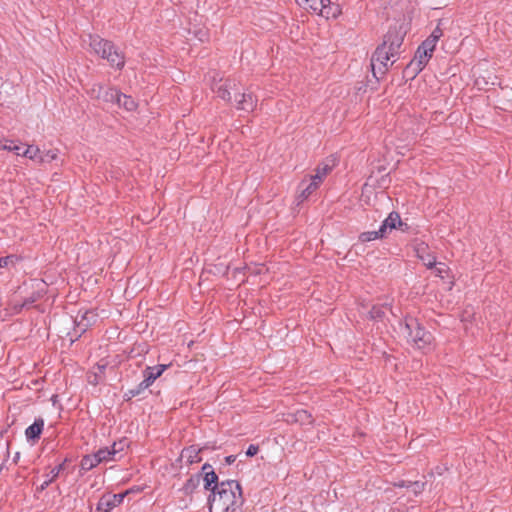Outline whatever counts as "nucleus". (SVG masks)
<instances>
[{
	"label": "nucleus",
	"instance_id": "1",
	"mask_svg": "<svg viewBox=\"0 0 512 512\" xmlns=\"http://www.w3.org/2000/svg\"><path fill=\"white\" fill-rule=\"evenodd\" d=\"M404 40V31L394 26L385 35L384 41L379 45L371 59L373 74H385L388 68L396 61L399 49Z\"/></svg>",
	"mask_w": 512,
	"mask_h": 512
},
{
	"label": "nucleus",
	"instance_id": "2",
	"mask_svg": "<svg viewBox=\"0 0 512 512\" xmlns=\"http://www.w3.org/2000/svg\"><path fill=\"white\" fill-rule=\"evenodd\" d=\"M208 502L210 512H236L243 504L240 484L235 480L216 483Z\"/></svg>",
	"mask_w": 512,
	"mask_h": 512
},
{
	"label": "nucleus",
	"instance_id": "3",
	"mask_svg": "<svg viewBox=\"0 0 512 512\" xmlns=\"http://www.w3.org/2000/svg\"><path fill=\"white\" fill-rule=\"evenodd\" d=\"M89 51L96 56L106 59L109 64L117 69L125 65L124 55L118 51L115 45L98 35H89Z\"/></svg>",
	"mask_w": 512,
	"mask_h": 512
},
{
	"label": "nucleus",
	"instance_id": "4",
	"mask_svg": "<svg viewBox=\"0 0 512 512\" xmlns=\"http://www.w3.org/2000/svg\"><path fill=\"white\" fill-rule=\"evenodd\" d=\"M296 3L301 8L326 19L337 18L342 13L340 5L332 3L330 0H296Z\"/></svg>",
	"mask_w": 512,
	"mask_h": 512
},
{
	"label": "nucleus",
	"instance_id": "5",
	"mask_svg": "<svg viewBox=\"0 0 512 512\" xmlns=\"http://www.w3.org/2000/svg\"><path fill=\"white\" fill-rule=\"evenodd\" d=\"M406 329L409 330V337L418 349L430 351L434 348L433 335L421 327L417 321L411 319L406 323Z\"/></svg>",
	"mask_w": 512,
	"mask_h": 512
},
{
	"label": "nucleus",
	"instance_id": "6",
	"mask_svg": "<svg viewBox=\"0 0 512 512\" xmlns=\"http://www.w3.org/2000/svg\"><path fill=\"white\" fill-rule=\"evenodd\" d=\"M129 443L127 439H121L113 443L111 448L99 449L96 454L100 463L110 461H119L124 456L125 450L128 448Z\"/></svg>",
	"mask_w": 512,
	"mask_h": 512
},
{
	"label": "nucleus",
	"instance_id": "7",
	"mask_svg": "<svg viewBox=\"0 0 512 512\" xmlns=\"http://www.w3.org/2000/svg\"><path fill=\"white\" fill-rule=\"evenodd\" d=\"M400 229L405 231L407 224L401 220L399 213L391 212L380 226V233L386 237L392 230Z\"/></svg>",
	"mask_w": 512,
	"mask_h": 512
},
{
	"label": "nucleus",
	"instance_id": "8",
	"mask_svg": "<svg viewBox=\"0 0 512 512\" xmlns=\"http://www.w3.org/2000/svg\"><path fill=\"white\" fill-rule=\"evenodd\" d=\"M128 493L129 491L119 494H107L102 496L97 505L98 510L103 512L111 511L113 508L119 506L122 503L123 499Z\"/></svg>",
	"mask_w": 512,
	"mask_h": 512
},
{
	"label": "nucleus",
	"instance_id": "9",
	"mask_svg": "<svg viewBox=\"0 0 512 512\" xmlns=\"http://www.w3.org/2000/svg\"><path fill=\"white\" fill-rule=\"evenodd\" d=\"M168 366L169 365L161 364L156 367H146V369L143 371L144 379L139 385L140 389H146L150 387L153 382L163 374Z\"/></svg>",
	"mask_w": 512,
	"mask_h": 512
},
{
	"label": "nucleus",
	"instance_id": "10",
	"mask_svg": "<svg viewBox=\"0 0 512 512\" xmlns=\"http://www.w3.org/2000/svg\"><path fill=\"white\" fill-rule=\"evenodd\" d=\"M319 187L320 186L316 182L310 180V178H308L307 176L304 177L303 180L298 185L296 195L298 203H302L303 201L308 199V197L311 194H313Z\"/></svg>",
	"mask_w": 512,
	"mask_h": 512
},
{
	"label": "nucleus",
	"instance_id": "11",
	"mask_svg": "<svg viewBox=\"0 0 512 512\" xmlns=\"http://www.w3.org/2000/svg\"><path fill=\"white\" fill-rule=\"evenodd\" d=\"M416 256L429 269L436 265V256L430 252L427 244L420 243L415 247Z\"/></svg>",
	"mask_w": 512,
	"mask_h": 512
},
{
	"label": "nucleus",
	"instance_id": "12",
	"mask_svg": "<svg viewBox=\"0 0 512 512\" xmlns=\"http://www.w3.org/2000/svg\"><path fill=\"white\" fill-rule=\"evenodd\" d=\"M257 106V98L252 93L239 94L236 99V108L245 112H253Z\"/></svg>",
	"mask_w": 512,
	"mask_h": 512
},
{
	"label": "nucleus",
	"instance_id": "13",
	"mask_svg": "<svg viewBox=\"0 0 512 512\" xmlns=\"http://www.w3.org/2000/svg\"><path fill=\"white\" fill-rule=\"evenodd\" d=\"M432 55L433 53L428 52L419 46L413 60L410 63V66H412L415 71L420 72L427 65Z\"/></svg>",
	"mask_w": 512,
	"mask_h": 512
},
{
	"label": "nucleus",
	"instance_id": "14",
	"mask_svg": "<svg viewBox=\"0 0 512 512\" xmlns=\"http://www.w3.org/2000/svg\"><path fill=\"white\" fill-rule=\"evenodd\" d=\"M213 90L219 98L226 102H230L232 98L231 91L236 90V84L231 80H225L218 86L214 87Z\"/></svg>",
	"mask_w": 512,
	"mask_h": 512
},
{
	"label": "nucleus",
	"instance_id": "15",
	"mask_svg": "<svg viewBox=\"0 0 512 512\" xmlns=\"http://www.w3.org/2000/svg\"><path fill=\"white\" fill-rule=\"evenodd\" d=\"M201 451L202 449L197 445H191L182 450L181 457L189 464L199 463L202 460Z\"/></svg>",
	"mask_w": 512,
	"mask_h": 512
},
{
	"label": "nucleus",
	"instance_id": "16",
	"mask_svg": "<svg viewBox=\"0 0 512 512\" xmlns=\"http://www.w3.org/2000/svg\"><path fill=\"white\" fill-rule=\"evenodd\" d=\"M289 423H298L300 425H310L313 424L312 415L306 410H297L295 413L288 415L286 419Z\"/></svg>",
	"mask_w": 512,
	"mask_h": 512
},
{
	"label": "nucleus",
	"instance_id": "17",
	"mask_svg": "<svg viewBox=\"0 0 512 512\" xmlns=\"http://www.w3.org/2000/svg\"><path fill=\"white\" fill-rule=\"evenodd\" d=\"M202 472L204 473V488L212 491L216 483H219L217 474L212 470V466L207 463L203 465Z\"/></svg>",
	"mask_w": 512,
	"mask_h": 512
},
{
	"label": "nucleus",
	"instance_id": "18",
	"mask_svg": "<svg viewBox=\"0 0 512 512\" xmlns=\"http://www.w3.org/2000/svg\"><path fill=\"white\" fill-rule=\"evenodd\" d=\"M117 105L124 108L128 112H133L138 108L137 102L129 95L119 93Z\"/></svg>",
	"mask_w": 512,
	"mask_h": 512
},
{
	"label": "nucleus",
	"instance_id": "19",
	"mask_svg": "<svg viewBox=\"0 0 512 512\" xmlns=\"http://www.w3.org/2000/svg\"><path fill=\"white\" fill-rule=\"evenodd\" d=\"M44 427V420L43 419H37L35 422L30 425L26 431L25 435L27 439L29 440H36L40 437V434L42 433Z\"/></svg>",
	"mask_w": 512,
	"mask_h": 512
},
{
	"label": "nucleus",
	"instance_id": "20",
	"mask_svg": "<svg viewBox=\"0 0 512 512\" xmlns=\"http://www.w3.org/2000/svg\"><path fill=\"white\" fill-rule=\"evenodd\" d=\"M336 165V160L334 158L326 159L319 163L315 168L318 173H321L323 176L327 177L333 170Z\"/></svg>",
	"mask_w": 512,
	"mask_h": 512
},
{
	"label": "nucleus",
	"instance_id": "21",
	"mask_svg": "<svg viewBox=\"0 0 512 512\" xmlns=\"http://www.w3.org/2000/svg\"><path fill=\"white\" fill-rule=\"evenodd\" d=\"M100 464V461L97 457V454H92V455H86L82 458L81 460V468L83 470H91L93 468H95L97 465Z\"/></svg>",
	"mask_w": 512,
	"mask_h": 512
},
{
	"label": "nucleus",
	"instance_id": "22",
	"mask_svg": "<svg viewBox=\"0 0 512 512\" xmlns=\"http://www.w3.org/2000/svg\"><path fill=\"white\" fill-rule=\"evenodd\" d=\"M382 238H384V235L380 233V228L377 231H367L359 235V241L362 243Z\"/></svg>",
	"mask_w": 512,
	"mask_h": 512
},
{
	"label": "nucleus",
	"instance_id": "23",
	"mask_svg": "<svg viewBox=\"0 0 512 512\" xmlns=\"http://www.w3.org/2000/svg\"><path fill=\"white\" fill-rule=\"evenodd\" d=\"M119 93L120 92L115 88H105L100 100H103L104 102H117Z\"/></svg>",
	"mask_w": 512,
	"mask_h": 512
},
{
	"label": "nucleus",
	"instance_id": "24",
	"mask_svg": "<svg viewBox=\"0 0 512 512\" xmlns=\"http://www.w3.org/2000/svg\"><path fill=\"white\" fill-rule=\"evenodd\" d=\"M22 155L39 163V156H41V150L37 146L28 145L26 150L22 153Z\"/></svg>",
	"mask_w": 512,
	"mask_h": 512
},
{
	"label": "nucleus",
	"instance_id": "25",
	"mask_svg": "<svg viewBox=\"0 0 512 512\" xmlns=\"http://www.w3.org/2000/svg\"><path fill=\"white\" fill-rule=\"evenodd\" d=\"M58 157V151L56 149H51L46 152H41V156H39V163L51 162L56 160Z\"/></svg>",
	"mask_w": 512,
	"mask_h": 512
},
{
	"label": "nucleus",
	"instance_id": "26",
	"mask_svg": "<svg viewBox=\"0 0 512 512\" xmlns=\"http://www.w3.org/2000/svg\"><path fill=\"white\" fill-rule=\"evenodd\" d=\"M105 87L102 84H94L90 90L88 91V94L91 98L100 100L103 94Z\"/></svg>",
	"mask_w": 512,
	"mask_h": 512
},
{
	"label": "nucleus",
	"instance_id": "27",
	"mask_svg": "<svg viewBox=\"0 0 512 512\" xmlns=\"http://www.w3.org/2000/svg\"><path fill=\"white\" fill-rule=\"evenodd\" d=\"M61 469L62 465H59L58 467L52 469L50 474L48 475V478L41 484L40 489L44 490L51 482H53L57 478Z\"/></svg>",
	"mask_w": 512,
	"mask_h": 512
},
{
	"label": "nucleus",
	"instance_id": "28",
	"mask_svg": "<svg viewBox=\"0 0 512 512\" xmlns=\"http://www.w3.org/2000/svg\"><path fill=\"white\" fill-rule=\"evenodd\" d=\"M435 267V276L437 277H440V278H445L446 276H448L449 272H450V268L444 264V263H437L436 262V265L434 266Z\"/></svg>",
	"mask_w": 512,
	"mask_h": 512
},
{
	"label": "nucleus",
	"instance_id": "29",
	"mask_svg": "<svg viewBox=\"0 0 512 512\" xmlns=\"http://www.w3.org/2000/svg\"><path fill=\"white\" fill-rule=\"evenodd\" d=\"M436 45L437 41L429 36L426 40L422 42L420 47H422V49H425L428 52L433 53L436 48Z\"/></svg>",
	"mask_w": 512,
	"mask_h": 512
},
{
	"label": "nucleus",
	"instance_id": "30",
	"mask_svg": "<svg viewBox=\"0 0 512 512\" xmlns=\"http://www.w3.org/2000/svg\"><path fill=\"white\" fill-rule=\"evenodd\" d=\"M310 178V180L316 182L319 186L323 183L324 179L326 178L321 173H318V171L315 169L313 175L307 176Z\"/></svg>",
	"mask_w": 512,
	"mask_h": 512
},
{
	"label": "nucleus",
	"instance_id": "31",
	"mask_svg": "<svg viewBox=\"0 0 512 512\" xmlns=\"http://www.w3.org/2000/svg\"><path fill=\"white\" fill-rule=\"evenodd\" d=\"M443 36V30L437 26L432 33L430 34V37L433 38L438 42V40Z\"/></svg>",
	"mask_w": 512,
	"mask_h": 512
},
{
	"label": "nucleus",
	"instance_id": "32",
	"mask_svg": "<svg viewBox=\"0 0 512 512\" xmlns=\"http://www.w3.org/2000/svg\"><path fill=\"white\" fill-rule=\"evenodd\" d=\"M1 149L3 150H8V151H13L15 152L17 155H20V147L18 145H7V144H4Z\"/></svg>",
	"mask_w": 512,
	"mask_h": 512
},
{
	"label": "nucleus",
	"instance_id": "33",
	"mask_svg": "<svg viewBox=\"0 0 512 512\" xmlns=\"http://www.w3.org/2000/svg\"><path fill=\"white\" fill-rule=\"evenodd\" d=\"M259 451V447L257 445H250L246 451V455L252 457L256 455Z\"/></svg>",
	"mask_w": 512,
	"mask_h": 512
},
{
	"label": "nucleus",
	"instance_id": "34",
	"mask_svg": "<svg viewBox=\"0 0 512 512\" xmlns=\"http://www.w3.org/2000/svg\"><path fill=\"white\" fill-rule=\"evenodd\" d=\"M411 487L415 493H420L424 490V483L414 482V483H411Z\"/></svg>",
	"mask_w": 512,
	"mask_h": 512
},
{
	"label": "nucleus",
	"instance_id": "35",
	"mask_svg": "<svg viewBox=\"0 0 512 512\" xmlns=\"http://www.w3.org/2000/svg\"><path fill=\"white\" fill-rule=\"evenodd\" d=\"M383 312L380 308L373 307V309L370 311V316L373 319L380 318L382 316Z\"/></svg>",
	"mask_w": 512,
	"mask_h": 512
},
{
	"label": "nucleus",
	"instance_id": "36",
	"mask_svg": "<svg viewBox=\"0 0 512 512\" xmlns=\"http://www.w3.org/2000/svg\"><path fill=\"white\" fill-rule=\"evenodd\" d=\"M10 262H11L10 256L0 258V268L6 267Z\"/></svg>",
	"mask_w": 512,
	"mask_h": 512
},
{
	"label": "nucleus",
	"instance_id": "37",
	"mask_svg": "<svg viewBox=\"0 0 512 512\" xmlns=\"http://www.w3.org/2000/svg\"><path fill=\"white\" fill-rule=\"evenodd\" d=\"M266 270L267 269H266V267L264 265H259V266L256 267L255 272L260 274V273H262V272H264Z\"/></svg>",
	"mask_w": 512,
	"mask_h": 512
},
{
	"label": "nucleus",
	"instance_id": "38",
	"mask_svg": "<svg viewBox=\"0 0 512 512\" xmlns=\"http://www.w3.org/2000/svg\"><path fill=\"white\" fill-rule=\"evenodd\" d=\"M235 459H236V456L231 455V456L226 457V462L231 464L235 461Z\"/></svg>",
	"mask_w": 512,
	"mask_h": 512
},
{
	"label": "nucleus",
	"instance_id": "39",
	"mask_svg": "<svg viewBox=\"0 0 512 512\" xmlns=\"http://www.w3.org/2000/svg\"><path fill=\"white\" fill-rule=\"evenodd\" d=\"M453 286H454V281H451L450 286H449V290H451L453 288Z\"/></svg>",
	"mask_w": 512,
	"mask_h": 512
},
{
	"label": "nucleus",
	"instance_id": "40",
	"mask_svg": "<svg viewBox=\"0 0 512 512\" xmlns=\"http://www.w3.org/2000/svg\"><path fill=\"white\" fill-rule=\"evenodd\" d=\"M87 315H91V317H93V316H94V315H93V313H91V312H86L84 317H86Z\"/></svg>",
	"mask_w": 512,
	"mask_h": 512
},
{
	"label": "nucleus",
	"instance_id": "41",
	"mask_svg": "<svg viewBox=\"0 0 512 512\" xmlns=\"http://www.w3.org/2000/svg\"><path fill=\"white\" fill-rule=\"evenodd\" d=\"M397 486H399V487H403V486H404V484H403V482H402L401 484H398Z\"/></svg>",
	"mask_w": 512,
	"mask_h": 512
}]
</instances>
